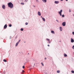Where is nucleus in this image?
<instances>
[{
  "instance_id": "nucleus-1",
  "label": "nucleus",
  "mask_w": 74,
  "mask_h": 74,
  "mask_svg": "<svg viewBox=\"0 0 74 74\" xmlns=\"http://www.w3.org/2000/svg\"><path fill=\"white\" fill-rule=\"evenodd\" d=\"M8 7H9L10 8H12L14 7V5L11 2L8 3Z\"/></svg>"
},
{
  "instance_id": "nucleus-2",
  "label": "nucleus",
  "mask_w": 74,
  "mask_h": 74,
  "mask_svg": "<svg viewBox=\"0 0 74 74\" xmlns=\"http://www.w3.org/2000/svg\"><path fill=\"white\" fill-rule=\"evenodd\" d=\"M62 12H63V10H60V11L58 12V13H59V14H60V16H62Z\"/></svg>"
},
{
  "instance_id": "nucleus-3",
  "label": "nucleus",
  "mask_w": 74,
  "mask_h": 74,
  "mask_svg": "<svg viewBox=\"0 0 74 74\" xmlns=\"http://www.w3.org/2000/svg\"><path fill=\"white\" fill-rule=\"evenodd\" d=\"M62 25L63 26H66V22H64L62 23Z\"/></svg>"
},
{
  "instance_id": "nucleus-4",
  "label": "nucleus",
  "mask_w": 74,
  "mask_h": 74,
  "mask_svg": "<svg viewBox=\"0 0 74 74\" xmlns=\"http://www.w3.org/2000/svg\"><path fill=\"white\" fill-rule=\"evenodd\" d=\"M46 40H47V41H48V43L49 44H51V42L50 41V40H49V39L47 38Z\"/></svg>"
},
{
  "instance_id": "nucleus-5",
  "label": "nucleus",
  "mask_w": 74,
  "mask_h": 74,
  "mask_svg": "<svg viewBox=\"0 0 74 74\" xmlns=\"http://www.w3.org/2000/svg\"><path fill=\"white\" fill-rule=\"evenodd\" d=\"M2 8L3 9H5V6L4 5H3L2 6Z\"/></svg>"
},
{
  "instance_id": "nucleus-6",
  "label": "nucleus",
  "mask_w": 74,
  "mask_h": 74,
  "mask_svg": "<svg viewBox=\"0 0 74 74\" xmlns=\"http://www.w3.org/2000/svg\"><path fill=\"white\" fill-rule=\"evenodd\" d=\"M54 3L55 4H58V3H59V2L58 1H55Z\"/></svg>"
},
{
  "instance_id": "nucleus-7",
  "label": "nucleus",
  "mask_w": 74,
  "mask_h": 74,
  "mask_svg": "<svg viewBox=\"0 0 74 74\" xmlns=\"http://www.w3.org/2000/svg\"><path fill=\"white\" fill-rule=\"evenodd\" d=\"M38 14L39 16H41V13L40 12H38Z\"/></svg>"
},
{
  "instance_id": "nucleus-8",
  "label": "nucleus",
  "mask_w": 74,
  "mask_h": 74,
  "mask_svg": "<svg viewBox=\"0 0 74 74\" xmlns=\"http://www.w3.org/2000/svg\"><path fill=\"white\" fill-rule=\"evenodd\" d=\"M7 27V24H5L4 26V29H6Z\"/></svg>"
},
{
  "instance_id": "nucleus-9",
  "label": "nucleus",
  "mask_w": 74,
  "mask_h": 74,
  "mask_svg": "<svg viewBox=\"0 0 74 74\" xmlns=\"http://www.w3.org/2000/svg\"><path fill=\"white\" fill-rule=\"evenodd\" d=\"M71 42H74V40H73V39L72 38H71Z\"/></svg>"
},
{
  "instance_id": "nucleus-10",
  "label": "nucleus",
  "mask_w": 74,
  "mask_h": 74,
  "mask_svg": "<svg viewBox=\"0 0 74 74\" xmlns=\"http://www.w3.org/2000/svg\"><path fill=\"white\" fill-rule=\"evenodd\" d=\"M60 30L61 32H62V27H60Z\"/></svg>"
},
{
  "instance_id": "nucleus-11",
  "label": "nucleus",
  "mask_w": 74,
  "mask_h": 74,
  "mask_svg": "<svg viewBox=\"0 0 74 74\" xmlns=\"http://www.w3.org/2000/svg\"><path fill=\"white\" fill-rule=\"evenodd\" d=\"M42 1L44 3H46L47 2V0H42Z\"/></svg>"
},
{
  "instance_id": "nucleus-12",
  "label": "nucleus",
  "mask_w": 74,
  "mask_h": 74,
  "mask_svg": "<svg viewBox=\"0 0 74 74\" xmlns=\"http://www.w3.org/2000/svg\"><path fill=\"white\" fill-rule=\"evenodd\" d=\"M51 33H52V34H55V32H54V31H51Z\"/></svg>"
},
{
  "instance_id": "nucleus-13",
  "label": "nucleus",
  "mask_w": 74,
  "mask_h": 74,
  "mask_svg": "<svg viewBox=\"0 0 74 74\" xmlns=\"http://www.w3.org/2000/svg\"><path fill=\"white\" fill-rule=\"evenodd\" d=\"M18 43L17 42L15 46L16 47H17L18 44Z\"/></svg>"
},
{
  "instance_id": "nucleus-14",
  "label": "nucleus",
  "mask_w": 74,
  "mask_h": 74,
  "mask_svg": "<svg viewBox=\"0 0 74 74\" xmlns=\"http://www.w3.org/2000/svg\"><path fill=\"white\" fill-rule=\"evenodd\" d=\"M42 19L43 21H44V22H45V18H42Z\"/></svg>"
},
{
  "instance_id": "nucleus-15",
  "label": "nucleus",
  "mask_w": 74,
  "mask_h": 74,
  "mask_svg": "<svg viewBox=\"0 0 74 74\" xmlns=\"http://www.w3.org/2000/svg\"><path fill=\"white\" fill-rule=\"evenodd\" d=\"M64 56L65 57H67V55L66 54H64Z\"/></svg>"
},
{
  "instance_id": "nucleus-16",
  "label": "nucleus",
  "mask_w": 74,
  "mask_h": 74,
  "mask_svg": "<svg viewBox=\"0 0 74 74\" xmlns=\"http://www.w3.org/2000/svg\"><path fill=\"white\" fill-rule=\"evenodd\" d=\"M3 62H7V60L5 59H4L3 60Z\"/></svg>"
},
{
  "instance_id": "nucleus-17",
  "label": "nucleus",
  "mask_w": 74,
  "mask_h": 74,
  "mask_svg": "<svg viewBox=\"0 0 74 74\" xmlns=\"http://www.w3.org/2000/svg\"><path fill=\"white\" fill-rule=\"evenodd\" d=\"M25 72V71L23 70H22V72L21 73V74H23V73H24Z\"/></svg>"
},
{
  "instance_id": "nucleus-18",
  "label": "nucleus",
  "mask_w": 74,
  "mask_h": 74,
  "mask_svg": "<svg viewBox=\"0 0 74 74\" xmlns=\"http://www.w3.org/2000/svg\"><path fill=\"white\" fill-rule=\"evenodd\" d=\"M57 73H60V71H57Z\"/></svg>"
},
{
  "instance_id": "nucleus-19",
  "label": "nucleus",
  "mask_w": 74,
  "mask_h": 74,
  "mask_svg": "<svg viewBox=\"0 0 74 74\" xmlns=\"http://www.w3.org/2000/svg\"><path fill=\"white\" fill-rule=\"evenodd\" d=\"M20 41H21V40H19V41H18V42H17L19 44V42H20Z\"/></svg>"
},
{
  "instance_id": "nucleus-20",
  "label": "nucleus",
  "mask_w": 74,
  "mask_h": 74,
  "mask_svg": "<svg viewBox=\"0 0 74 74\" xmlns=\"http://www.w3.org/2000/svg\"><path fill=\"white\" fill-rule=\"evenodd\" d=\"M20 41H21V40H19V41H18V42H17L19 44V42H20Z\"/></svg>"
},
{
  "instance_id": "nucleus-21",
  "label": "nucleus",
  "mask_w": 74,
  "mask_h": 74,
  "mask_svg": "<svg viewBox=\"0 0 74 74\" xmlns=\"http://www.w3.org/2000/svg\"><path fill=\"white\" fill-rule=\"evenodd\" d=\"M62 17L63 18H64V15L63 14V15H62Z\"/></svg>"
},
{
  "instance_id": "nucleus-22",
  "label": "nucleus",
  "mask_w": 74,
  "mask_h": 74,
  "mask_svg": "<svg viewBox=\"0 0 74 74\" xmlns=\"http://www.w3.org/2000/svg\"><path fill=\"white\" fill-rule=\"evenodd\" d=\"M71 72L72 73H74V71H72Z\"/></svg>"
},
{
  "instance_id": "nucleus-23",
  "label": "nucleus",
  "mask_w": 74,
  "mask_h": 74,
  "mask_svg": "<svg viewBox=\"0 0 74 74\" xmlns=\"http://www.w3.org/2000/svg\"><path fill=\"white\" fill-rule=\"evenodd\" d=\"M11 26H12V25H11V24H10L9 25V27H11Z\"/></svg>"
},
{
  "instance_id": "nucleus-24",
  "label": "nucleus",
  "mask_w": 74,
  "mask_h": 74,
  "mask_svg": "<svg viewBox=\"0 0 74 74\" xmlns=\"http://www.w3.org/2000/svg\"><path fill=\"white\" fill-rule=\"evenodd\" d=\"M21 31H23V28L21 29Z\"/></svg>"
},
{
  "instance_id": "nucleus-25",
  "label": "nucleus",
  "mask_w": 74,
  "mask_h": 74,
  "mask_svg": "<svg viewBox=\"0 0 74 74\" xmlns=\"http://www.w3.org/2000/svg\"><path fill=\"white\" fill-rule=\"evenodd\" d=\"M21 5H24L25 4L23 3H21Z\"/></svg>"
},
{
  "instance_id": "nucleus-26",
  "label": "nucleus",
  "mask_w": 74,
  "mask_h": 74,
  "mask_svg": "<svg viewBox=\"0 0 74 74\" xmlns=\"http://www.w3.org/2000/svg\"><path fill=\"white\" fill-rule=\"evenodd\" d=\"M25 25H28V23H26Z\"/></svg>"
},
{
  "instance_id": "nucleus-27",
  "label": "nucleus",
  "mask_w": 74,
  "mask_h": 74,
  "mask_svg": "<svg viewBox=\"0 0 74 74\" xmlns=\"http://www.w3.org/2000/svg\"><path fill=\"white\" fill-rule=\"evenodd\" d=\"M41 64L43 66H44V64H43V63H41Z\"/></svg>"
},
{
  "instance_id": "nucleus-28",
  "label": "nucleus",
  "mask_w": 74,
  "mask_h": 74,
  "mask_svg": "<svg viewBox=\"0 0 74 74\" xmlns=\"http://www.w3.org/2000/svg\"><path fill=\"white\" fill-rule=\"evenodd\" d=\"M25 1L27 2V1H28V0H25Z\"/></svg>"
},
{
  "instance_id": "nucleus-29",
  "label": "nucleus",
  "mask_w": 74,
  "mask_h": 74,
  "mask_svg": "<svg viewBox=\"0 0 74 74\" xmlns=\"http://www.w3.org/2000/svg\"><path fill=\"white\" fill-rule=\"evenodd\" d=\"M36 2H38V0H36Z\"/></svg>"
},
{
  "instance_id": "nucleus-30",
  "label": "nucleus",
  "mask_w": 74,
  "mask_h": 74,
  "mask_svg": "<svg viewBox=\"0 0 74 74\" xmlns=\"http://www.w3.org/2000/svg\"><path fill=\"white\" fill-rule=\"evenodd\" d=\"M69 12H71V10L70 9L69 10Z\"/></svg>"
},
{
  "instance_id": "nucleus-31",
  "label": "nucleus",
  "mask_w": 74,
  "mask_h": 74,
  "mask_svg": "<svg viewBox=\"0 0 74 74\" xmlns=\"http://www.w3.org/2000/svg\"><path fill=\"white\" fill-rule=\"evenodd\" d=\"M73 49H74V45H73L72 47Z\"/></svg>"
},
{
  "instance_id": "nucleus-32",
  "label": "nucleus",
  "mask_w": 74,
  "mask_h": 74,
  "mask_svg": "<svg viewBox=\"0 0 74 74\" xmlns=\"http://www.w3.org/2000/svg\"><path fill=\"white\" fill-rule=\"evenodd\" d=\"M56 21H57V22H59V21H58V20H56Z\"/></svg>"
},
{
  "instance_id": "nucleus-33",
  "label": "nucleus",
  "mask_w": 74,
  "mask_h": 74,
  "mask_svg": "<svg viewBox=\"0 0 74 74\" xmlns=\"http://www.w3.org/2000/svg\"><path fill=\"white\" fill-rule=\"evenodd\" d=\"M72 34H73V35H74V32H72Z\"/></svg>"
},
{
  "instance_id": "nucleus-34",
  "label": "nucleus",
  "mask_w": 74,
  "mask_h": 74,
  "mask_svg": "<svg viewBox=\"0 0 74 74\" xmlns=\"http://www.w3.org/2000/svg\"><path fill=\"white\" fill-rule=\"evenodd\" d=\"M23 69H24V68H25V66H23Z\"/></svg>"
},
{
  "instance_id": "nucleus-35",
  "label": "nucleus",
  "mask_w": 74,
  "mask_h": 74,
  "mask_svg": "<svg viewBox=\"0 0 74 74\" xmlns=\"http://www.w3.org/2000/svg\"><path fill=\"white\" fill-rule=\"evenodd\" d=\"M45 60H46V59H47V58H45Z\"/></svg>"
},
{
  "instance_id": "nucleus-36",
  "label": "nucleus",
  "mask_w": 74,
  "mask_h": 74,
  "mask_svg": "<svg viewBox=\"0 0 74 74\" xmlns=\"http://www.w3.org/2000/svg\"><path fill=\"white\" fill-rule=\"evenodd\" d=\"M47 46H48V47H49V45H47Z\"/></svg>"
},
{
  "instance_id": "nucleus-37",
  "label": "nucleus",
  "mask_w": 74,
  "mask_h": 74,
  "mask_svg": "<svg viewBox=\"0 0 74 74\" xmlns=\"http://www.w3.org/2000/svg\"><path fill=\"white\" fill-rule=\"evenodd\" d=\"M10 39H11V36H10Z\"/></svg>"
},
{
  "instance_id": "nucleus-38",
  "label": "nucleus",
  "mask_w": 74,
  "mask_h": 74,
  "mask_svg": "<svg viewBox=\"0 0 74 74\" xmlns=\"http://www.w3.org/2000/svg\"><path fill=\"white\" fill-rule=\"evenodd\" d=\"M41 18H42H42H43L42 17V16H41Z\"/></svg>"
},
{
  "instance_id": "nucleus-39",
  "label": "nucleus",
  "mask_w": 74,
  "mask_h": 74,
  "mask_svg": "<svg viewBox=\"0 0 74 74\" xmlns=\"http://www.w3.org/2000/svg\"><path fill=\"white\" fill-rule=\"evenodd\" d=\"M66 1H68V0H66Z\"/></svg>"
},
{
  "instance_id": "nucleus-40",
  "label": "nucleus",
  "mask_w": 74,
  "mask_h": 74,
  "mask_svg": "<svg viewBox=\"0 0 74 74\" xmlns=\"http://www.w3.org/2000/svg\"><path fill=\"white\" fill-rule=\"evenodd\" d=\"M61 0V1H63V0Z\"/></svg>"
},
{
  "instance_id": "nucleus-41",
  "label": "nucleus",
  "mask_w": 74,
  "mask_h": 74,
  "mask_svg": "<svg viewBox=\"0 0 74 74\" xmlns=\"http://www.w3.org/2000/svg\"><path fill=\"white\" fill-rule=\"evenodd\" d=\"M33 6H34V7H35V6H34V5Z\"/></svg>"
},
{
  "instance_id": "nucleus-42",
  "label": "nucleus",
  "mask_w": 74,
  "mask_h": 74,
  "mask_svg": "<svg viewBox=\"0 0 74 74\" xmlns=\"http://www.w3.org/2000/svg\"><path fill=\"white\" fill-rule=\"evenodd\" d=\"M4 74H5V72H3Z\"/></svg>"
},
{
  "instance_id": "nucleus-43",
  "label": "nucleus",
  "mask_w": 74,
  "mask_h": 74,
  "mask_svg": "<svg viewBox=\"0 0 74 74\" xmlns=\"http://www.w3.org/2000/svg\"><path fill=\"white\" fill-rule=\"evenodd\" d=\"M73 16H74V14H73Z\"/></svg>"
},
{
  "instance_id": "nucleus-44",
  "label": "nucleus",
  "mask_w": 74,
  "mask_h": 74,
  "mask_svg": "<svg viewBox=\"0 0 74 74\" xmlns=\"http://www.w3.org/2000/svg\"><path fill=\"white\" fill-rule=\"evenodd\" d=\"M24 42L25 43L26 42Z\"/></svg>"
}]
</instances>
